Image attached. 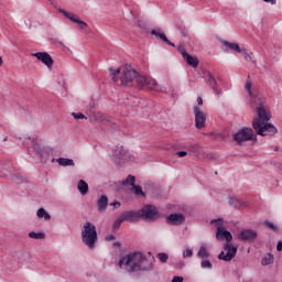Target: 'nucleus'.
Returning a JSON list of instances; mask_svg holds the SVG:
<instances>
[{"instance_id": "f257e3e1", "label": "nucleus", "mask_w": 282, "mask_h": 282, "mask_svg": "<svg viewBox=\"0 0 282 282\" xmlns=\"http://www.w3.org/2000/svg\"><path fill=\"white\" fill-rule=\"evenodd\" d=\"M147 259V256L140 251L128 253L120 258L119 268L126 267V271L131 274L133 272H151L155 263V259Z\"/></svg>"}, {"instance_id": "f03ea898", "label": "nucleus", "mask_w": 282, "mask_h": 282, "mask_svg": "<svg viewBox=\"0 0 282 282\" xmlns=\"http://www.w3.org/2000/svg\"><path fill=\"white\" fill-rule=\"evenodd\" d=\"M219 221H221V218L210 220V224H216L217 226L216 239L218 241H224L225 239L227 242L223 247V249L226 250V252L221 251L218 254V259L220 261L230 262L235 257H237V247L230 243L232 241V234L228 229H225L224 224Z\"/></svg>"}, {"instance_id": "7ed1b4c3", "label": "nucleus", "mask_w": 282, "mask_h": 282, "mask_svg": "<svg viewBox=\"0 0 282 282\" xmlns=\"http://www.w3.org/2000/svg\"><path fill=\"white\" fill-rule=\"evenodd\" d=\"M258 118H254L252 121V128L256 131L257 135H275L279 132L274 124L269 123L268 121L272 118L270 113L265 110V106H259L256 108Z\"/></svg>"}, {"instance_id": "20e7f679", "label": "nucleus", "mask_w": 282, "mask_h": 282, "mask_svg": "<svg viewBox=\"0 0 282 282\" xmlns=\"http://www.w3.org/2000/svg\"><path fill=\"white\" fill-rule=\"evenodd\" d=\"M109 72L111 73L110 76L113 80V83H118L120 80V85L123 87H130L131 83L138 78V73L135 72V68L131 67V65L126 64V66L121 69L117 68H110Z\"/></svg>"}, {"instance_id": "39448f33", "label": "nucleus", "mask_w": 282, "mask_h": 282, "mask_svg": "<svg viewBox=\"0 0 282 282\" xmlns=\"http://www.w3.org/2000/svg\"><path fill=\"white\" fill-rule=\"evenodd\" d=\"M82 241L84 246H87L90 250L96 248L98 243V230H96V225L90 221H86L82 229Z\"/></svg>"}, {"instance_id": "423d86ee", "label": "nucleus", "mask_w": 282, "mask_h": 282, "mask_svg": "<svg viewBox=\"0 0 282 282\" xmlns=\"http://www.w3.org/2000/svg\"><path fill=\"white\" fill-rule=\"evenodd\" d=\"M234 140L237 142L238 147H241L243 142H257V134L252 128L243 127L234 134Z\"/></svg>"}, {"instance_id": "0eeeda50", "label": "nucleus", "mask_w": 282, "mask_h": 282, "mask_svg": "<svg viewBox=\"0 0 282 282\" xmlns=\"http://www.w3.org/2000/svg\"><path fill=\"white\" fill-rule=\"evenodd\" d=\"M245 89L251 98V107L258 109V107L265 106V98H263V95L252 93V82L250 79H247Z\"/></svg>"}, {"instance_id": "6e6552de", "label": "nucleus", "mask_w": 282, "mask_h": 282, "mask_svg": "<svg viewBox=\"0 0 282 282\" xmlns=\"http://www.w3.org/2000/svg\"><path fill=\"white\" fill-rule=\"evenodd\" d=\"M140 219H145V221H155L160 218V212L153 205H145L139 210Z\"/></svg>"}, {"instance_id": "1a4fd4ad", "label": "nucleus", "mask_w": 282, "mask_h": 282, "mask_svg": "<svg viewBox=\"0 0 282 282\" xmlns=\"http://www.w3.org/2000/svg\"><path fill=\"white\" fill-rule=\"evenodd\" d=\"M257 237H259V234L254 229H242L238 234L239 241H247V243H254Z\"/></svg>"}, {"instance_id": "9d476101", "label": "nucleus", "mask_w": 282, "mask_h": 282, "mask_svg": "<svg viewBox=\"0 0 282 282\" xmlns=\"http://www.w3.org/2000/svg\"><path fill=\"white\" fill-rule=\"evenodd\" d=\"M134 80L139 87H148V89H156L155 87H158V80L142 76L139 73Z\"/></svg>"}, {"instance_id": "9b49d317", "label": "nucleus", "mask_w": 282, "mask_h": 282, "mask_svg": "<svg viewBox=\"0 0 282 282\" xmlns=\"http://www.w3.org/2000/svg\"><path fill=\"white\" fill-rule=\"evenodd\" d=\"M31 56H34L37 61L43 63V65H46L47 69H52V67H54V58H52V55L47 52L32 53Z\"/></svg>"}, {"instance_id": "f8f14e48", "label": "nucleus", "mask_w": 282, "mask_h": 282, "mask_svg": "<svg viewBox=\"0 0 282 282\" xmlns=\"http://www.w3.org/2000/svg\"><path fill=\"white\" fill-rule=\"evenodd\" d=\"M195 116V127L196 129H204L206 127V113L199 108V106H194Z\"/></svg>"}, {"instance_id": "ddd939ff", "label": "nucleus", "mask_w": 282, "mask_h": 282, "mask_svg": "<svg viewBox=\"0 0 282 282\" xmlns=\"http://www.w3.org/2000/svg\"><path fill=\"white\" fill-rule=\"evenodd\" d=\"M58 12L68 19V21H72V23H76L79 30H85V28H87V22L80 20V18L76 17V14L67 12L64 9H58Z\"/></svg>"}, {"instance_id": "4468645a", "label": "nucleus", "mask_w": 282, "mask_h": 282, "mask_svg": "<svg viewBox=\"0 0 282 282\" xmlns=\"http://www.w3.org/2000/svg\"><path fill=\"white\" fill-rule=\"evenodd\" d=\"M32 142H33L32 148L35 151V153L40 155L42 162H47V160H50V155L52 152L46 148H43L41 143L36 142L34 139L32 140Z\"/></svg>"}, {"instance_id": "2eb2a0df", "label": "nucleus", "mask_w": 282, "mask_h": 282, "mask_svg": "<svg viewBox=\"0 0 282 282\" xmlns=\"http://www.w3.org/2000/svg\"><path fill=\"white\" fill-rule=\"evenodd\" d=\"M165 221L170 226H182L186 221V216L182 213L170 214L166 216Z\"/></svg>"}, {"instance_id": "dca6fc26", "label": "nucleus", "mask_w": 282, "mask_h": 282, "mask_svg": "<svg viewBox=\"0 0 282 282\" xmlns=\"http://www.w3.org/2000/svg\"><path fill=\"white\" fill-rule=\"evenodd\" d=\"M152 36H155V39H159L162 41V43H166V45H170L171 47H175V43L171 42L169 37H166V34L162 29H153L151 30Z\"/></svg>"}, {"instance_id": "f3484780", "label": "nucleus", "mask_w": 282, "mask_h": 282, "mask_svg": "<svg viewBox=\"0 0 282 282\" xmlns=\"http://www.w3.org/2000/svg\"><path fill=\"white\" fill-rule=\"evenodd\" d=\"M205 74L208 77L206 80V84L208 85V87H210L213 89V91L216 94V96H220L221 90H219L217 79L215 78L213 73L207 70V72H205Z\"/></svg>"}, {"instance_id": "a211bd4d", "label": "nucleus", "mask_w": 282, "mask_h": 282, "mask_svg": "<svg viewBox=\"0 0 282 282\" xmlns=\"http://www.w3.org/2000/svg\"><path fill=\"white\" fill-rule=\"evenodd\" d=\"M123 221H129L130 224H135L140 221V212L128 210L121 214Z\"/></svg>"}, {"instance_id": "6ab92c4d", "label": "nucleus", "mask_w": 282, "mask_h": 282, "mask_svg": "<svg viewBox=\"0 0 282 282\" xmlns=\"http://www.w3.org/2000/svg\"><path fill=\"white\" fill-rule=\"evenodd\" d=\"M109 206V198L105 195L100 196V198L97 200V208L99 213H102L107 210V207Z\"/></svg>"}, {"instance_id": "aec40b11", "label": "nucleus", "mask_w": 282, "mask_h": 282, "mask_svg": "<svg viewBox=\"0 0 282 282\" xmlns=\"http://www.w3.org/2000/svg\"><path fill=\"white\" fill-rule=\"evenodd\" d=\"M221 43L225 47H228L229 50H231V52H236L237 54H241L243 52L241 46H239V44L237 43L228 42L226 40L221 41Z\"/></svg>"}, {"instance_id": "412c9836", "label": "nucleus", "mask_w": 282, "mask_h": 282, "mask_svg": "<svg viewBox=\"0 0 282 282\" xmlns=\"http://www.w3.org/2000/svg\"><path fill=\"white\" fill-rule=\"evenodd\" d=\"M183 58L191 67H199V59L197 57H193L191 54H185V57Z\"/></svg>"}, {"instance_id": "4be33fe9", "label": "nucleus", "mask_w": 282, "mask_h": 282, "mask_svg": "<svg viewBox=\"0 0 282 282\" xmlns=\"http://www.w3.org/2000/svg\"><path fill=\"white\" fill-rule=\"evenodd\" d=\"M77 188L80 195H87V193H89V184H87V182H85L84 180L78 181Z\"/></svg>"}, {"instance_id": "5701e85b", "label": "nucleus", "mask_w": 282, "mask_h": 282, "mask_svg": "<svg viewBox=\"0 0 282 282\" xmlns=\"http://www.w3.org/2000/svg\"><path fill=\"white\" fill-rule=\"evenodd\" d=\"M36 215L39 219H45V221H50V219H52V215H50V213H47L43 207L37 209Z\"/></svg>"}, {"instance_id": "b1692460", "label": "nucleus", "mask_w": 282, "mask_h": 282, "mask_svg": "<svg viewBox=\"0 0 282 282\" xmlns=\"http://www.w3.org/2000/svg\"><path fill=\"white\" fill-rule=\"evenodd\" d=\"M115 155L119 160H127L128 158L127 151H124V148L122 145L121 147L117 145V149L115 150Z\"/></svg>"}, {"instance_id": "393cba45", "label": "nucleus", "mask_w": 282, "mask_h": 282, "mask_svg": "<svg viewBox=\"0 0 282 282\" xmlns=\"http://www.w3.org/2000/svg\"><path fill=\"white\" fill-rule=\"evenodd\" d=\"M56 162L59 166H75L74 160L72 159L59 158Z\"/></svg>"}, {"instance_id": "a878e982", "label": "nucleus", "mask_w": 282, "mask_h": 282, "mask_svg": "<svg viewBox=\"0 0 282 282\" xmlns=\"http://www.w3.org/2000/svg\"><path fill=\"white\" fill-rule=\"evenodd\" d=\"M272 263H274V254L272 253H267L261 261L262 265H272Z\"/></svg>"}, {"instance_id": "bb28decb", "label": "nucleus", "mask_w": 282, "mask_h": 282, "mask_svg": "<svg viewBox=\"0 0 282 282\" xmlns=\"http://www.w3.org/2000/svg\"><path fill=\"white\" fill-rule=\"evenodd\" d=\"M197 257H199V259H208V257H210V253L208 252V249H206V247H200Z\"/></svg>"}, {"instance_id": "cd10ccee", "label": "nucleus", "mask_w": 282, "mask_h": 282, "mask_svg": "<svg viewBox=\"0 0 282 282\" xmlns=\"http://www.w3.org/2000/svg\"><path fill=\"white\" fill-rule=\"evenodd\" d=\"M132 191H133L134 195H137L138 197L145 196L144 192L142 191V186L135 185V183H134V185H132Z\"/></svg>"}, {"instance_id": "c85d7f7f", "label": "nucleus", "mask_w": 282, "mask_h": 282, "mask_svg": "<svg viewBox=\"0 0 282 282\" xmlns=\"http://www.w3.org/2000/svg\"><path fill=\"white\" fill-rule=\"evenodd\" d=\"M29 237L31 239H45V232H43V231H39V232L30 231Z\"/></svg>"}, {"instance_id": "c756f323", "label": "nucleus", "mask_w": 282, "mask_h": 282, "mask_svg": "<svg viewBox=\"0 0 282 282\" xmlns=\"http://www.w3.org/2000/svg\"><path fill=\"white\" fill-rule=\"evenodd\" d=\"M11 180L14 182V184H23V182H25V178L20 174H12Z\"/></svg>"}, {"instance_id": "7c9ffc66", "label": "nucleus", "mask_w": 282, "mask_h": 282, "mask_svg": "<svg viewBox=\"0 0 282 282\" xmlns=\"http://www.w3.org/2000/svg\"><path fill=\"white\" fill-rule=\"evenodd\" d=\"M127 184H129L130 186H134L135 185V176L128 175V177L124 181H122L123 186H127Z\"/></svg>"}, {"instance_id": "2f4dec72", "label": "nucleus", "mask_w": 282, "mask_h": 282, "mask_svg": "<svg viewBox=\"0 0 282 282\" xmlns=\"http://www.w3.org/2000/svg\"><path fill=\"white\" fill-rule=\"evenodd\" d=\"M229 205L230 206H236V208H237L239 206H242L243 203L237 197H229Z\"/></svg>"}, {"instance_id": "473e14b6", "label": "nucleus", "mask_w": 282, "mask_h": 282, "mask_svg": "<svg viewBox=\"0 0 282 282\" xmlns=\"http://www.w3.org/2000/svg\"><path fill=\"white\" fill-rule=\"evenodd\" d=\"M200 268H203V270H213V262H210V260H203Z\"/></svg>"}, {"instance_id": "72a5a7b5", "label": "nucleus", "mask_w": 282, "mask_h": 282, "mask_svg": "<svg viewBox=\"0 0 282 282\" xmlns=\"http://www.w3.org/2000/svg\"><path fill=\"white\" fill-rule=\"evenodd\" d=\"M70 116H73L75 120H87V117L83 112H72Z\"/></svg>"}, {"instance_id": "f704fd0d", "label": "nucleus", "mask_w": 282, "mask_h": 282, "mask_svg": "<svg viewBox=\"0 0 282 282\" xmlns=\"http://www.w3.org/2000/svg\"><path fill=\"white\" fill-rule=\"evenodd\" d=\"M264 224L267 228H270L271 230H273V232H279V227H276V225H274L273 223L267 220Z\"/></svg>"}, {"instance_id": "c9c22d12", "label": "nucleus", "mask_w": 282, "mask_h": 282, "mask_svg": "<svg viewBox=\"0 0 282 282\" xmlns=\"http://www.w3.org/2000/svg\"><path fill=\"white\" fill-rule=\"evenodd\" d=\"M158 259L161 261V263H166V261H169V256L164 252L158 253Z\"/></svg>"}, {"instance_id": "e433bc0d", "label": "nucleus", "mask_w": 282, "mask_h": 282, "mask_svg": "<svg viewBox=\"0 0 282 282\" xmlns=\"http://www.w3.org/2000/svg\"><path fill=\"white\" fill-rule=\"evenodd\" d=\"M122 221H124V220H123L122 216H120V217L113 223L112 228H115V230H118V228H120V226H122Z\"/></svg>"}, {"instance_id": "4c0bfd02", "label": "nucleus", "mask_w": 282, "mask_h": 282, "mask_svg": "<svg viewBox=\"0 0 282 282\" xmlns=\"http://www.w3.org/2000/svg\"><path fill=\"white\" fill-rule=\"evenodd\" d=\"M138 28H140L141 30H143V32H147V30H149V24H147V22L144 21H139L137 23Z\"/></svg>"}, {"instance_id": "58836bf2", "label": "nucleus", "mask_w": 282, "mask_h": 282, "mask_svg": "<svg viewBox=\"0 0 282 282\" xmlns=\"http://www.w3.org/2000/svg\"><path fill=\"white\" fill-rule=\"evenodd\" d=\"M241 54H243V56L247 61H252V53H248V51L246 48H242Z\"/></svg>"}, {"instance_id": "ea45409f", "label": "nucleus", "mask_w": 282, "mask_h": 282, "mask_svg": "<svg viewBox=\"0 0 282 282\" xmlns=\"http://www.w3.org/2000/svg\"><path fill=\"white\" fill-rule=\"evenodd\" d=\"M177 51L180 52V54H182L183 58H185V54H188L183 45L177 46Z\"/></svg>"}, {"instance_id": "a19ab883", "label": "nucleus", "mask_w": 282, "mask_h": 282, "mask_svg": "<svg viewBox=\"0 0 282 282\" xmlns=\"http://www.w3.org/2000/svg\"><path fill=\"white\" fill-rule=\"evenodd\" d=\"M53 45H61V47H65V44L62 41H58V39H51Z\"/></svg>"}, {"instance_id": "79ce46f5", "label": "nucleus", "mask_w": 282, "mask_h": 282, "mask_svg": "<svg viewBox=\"0 0 282 282\" xmlns=\"http://www.w3.org/2000/svg\"><path fill=\"white\" fill-rule=\"evenodd\" d=\"M105 241H116V236H113V234L107 235Z\"/></svg>"}, {"instance_id": "37998d69", "label": "nucleus", "mask_w": 282, "mask_h": 282, "mask_svg": "<svg viewBox=\"0 0 282 282\" xmlns=\"http://www.w3.org/2000/svg\"><path fill=\"white\" fill-rule=\"evenodd\" d=\"M183 257H193V250L192 249H186L184 252H183Z\"/></svg>"}, {"instance_id": "c03bdc74", "label": "nucleus", "mask_w": 282, "mask_h": 282, "mask_svg": "<svg viewBox=\"0 0 282 282\" xmlns=\"http://www.w3.org/2000/svg\"><path fill=\"white\" fill-rule=\"evenodd\" d=\"M176 155H177L178 158H186V155H188V152H186V151H180V152H176Z\"/></svg>"}, {"instance_id": "a18cd8bd", "label": "nucleus", "mask_w": 282, "mask_h": 282, "mask_svg": "<svg viewBox=\"0 0 282 282\" xmlns=\"http://www.w3.org/2000/svg\"><path fill=\"white\" fill-rule=\"evenodd\" d=\"M172 282H184V278L176 275L172 279Z\"/></svg>"}, {"instance_id": "49530a36", "label": "nucleus", "mask_w": 282, "mask_h": 282, "mask_svg": "<svg viewBox=\"0 0 282 282\" xmlns=\"http://www.w3.org/2000/svg\"><path fill=\"white\" fill-rule=\"evenodd\" d=\"M276 250H278V252H282V241L281 240H279L276 243Z\"/></svg>"}, {"instance_id": "de8ad7c7", "label": "nucleus", "mask_w": 282, "mask_h": 282, "mask_svg": "<svg viewBox=\"0 0 282 282\" xmlns=\"http://www.w3.org/2000/svg\"><path fill=\"white\" fill-rule=\"evenodd\" d=\"M264 3H271V6H276V0H262Z\"/></svg>"}, {"instance_id": "09e8293b", "label": "nucleus", "mask_w": 282, "mask_h": 282, "mask_svg": "<svg viewBox=\"0 0 282 282\" xmlns=\"http://www.w3.org/2000/svg\"><path fill=\"white\" fill-rule=\"evenodd\" d=\"M111 206H113L115 208H120L121 204H120V202L115 200V202L111 204Z\"/></svg>"}, {"instance_id": "8fccbe9b", "label": "nucleus", "mask_w": 282, "mask_h": 282, "mask_svg": "<svg viewBox=\"0 0 282 282\" xmlns=\"http://www.w3.org/2000/svg\"><path fill=\"white\" fill-rule=\"evenodd\" d=\"M197 105H204V99H202V97H197Z\"/></svg>"}, {"instance_id": "3c124183", "label": "nucleus", "mask_w": 282, "mask_h": 282, "mask_svg": "<svg viewBox=\"0 0 282 282\" xmlns=\"http://www.w3.org/2000/svg\"><path fill=\"white\" fill-rule=\"evenodd\" d=\"M113 246H115L116 248H120L122 245H121L120 242H115Z\"/></svg>"}, {"instance_id": "603ef678", "label": "nucleus", "mask_w": 282, "mask_h": 282, "mask_svg": "<svg viewBox=\"0 0 282 282\" xmlns=\"http://www.w3.org/2000/svg\"><path fill=\"white\" fill-rule=\"evenodd\" d=\"M207 158H209V160H215V155L213 154H208Z\"/></svg>"}, {"instance_id": "864d4df0", "label": "nucleus", "mask_w": 282, "mask_h": 282, "mask_svg": "<svg viewBox=\"0 0 282 282\" xmlns=\"http://www.w3.org/2000/svg\"><path fill=\"white\" fill-rule=\"evenodd\" d=\"M3 65V57L0 56V67Z\"/></svg>"}, {"instance_id": "5fc2aeb1", "label": "nucleus", "mask_w": 282, "mask_h": 282, "mask_svg": "<svg viewBox=\"0 0 282 282\" xmlns=\"http://www.w3.org/2000/svg\"><path fill=\"white\" fill-rule=\"evenodd\" d=\"M3 142H8V137H4V138H3Z\"/></svg>"}, {"instance_id": "6e6d98bb", "label": "nucleus", "mask_w": 282, "mask_h": 282, "mask_svg": "<svg viewBox=\"0 0 282 282\" xmlns=\"http://www.w3.org/2000/svg\"><path fill=\"white\" fill-rule=\"evenodd\" d=\"M52 162H56V159H52Z\"/></svg>"}, {"instance_id": "4d7b16f0", "label": "nucleus", "mask_w": 282, "mask_h": 282, "mask_svg": "<svg viewBox=\"0 0 282 282\" xmlns=\"http://www.w3.org/2000/svg\"><path fill=\"white\" fill-rule=\"evenodd\" d=\"M224 52H228V48H225Z\"/></svg>"}, {"instance_id": "13d9d810", "label": "nucleus", "mask_w": 282, "mask_h": 282, "mask_svg": "<svg viewBox=\"0 0 282 282\" xmlns=\"http://www.w3.org/2000/svg\"><path fill=\"white\" fill-rule=\"evenodd\" d=\"M28 140H32V138H31V137H29V138H28Z\"/></svg>"}, {"instance_id": "bf43d9fd", "label": "nucleus", "mask_w": 282, "mask_h": 282, "mask_svg": "<svg viewBox=\"0 0 282 282\" xmlns=\"http://www.w3.org/2000/svg\"><path fill=\"white\" fill-rule=\"evenodd\" d=\"M23 144L25 145V141H23Z\"/></svg>"}, {"instance_id": "052dcab7", "label": "nucleus", "mask_w": 282, "mask_h": 282, "mask_svg": "<svg viewBox=\"0 0 282 282\" xmlns=\"http://www.w3.org/2000/svg\"><path fill=\"white\" fill-rule=\"evenodd\" d=\"M52 3V0H48Z\"/></svg>"}]
</instances>
